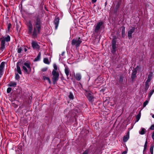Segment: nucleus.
<instances>
[{
	"instance_id": "obj_36",
	"label": "nucleus",
	"mask_w": 154,
	"mask_h": 154,
	"mask_svg": "<svg viewBox=\"0 0 154 154\" xmlns=\"http://www.w3.org/2000/svg\"><path fill=\"white\" fill-rule=\"evenodd\" d=\"M12 91V88L11 87L8 88L7 90V92L8 93H10Z\"/></svg>"
},
{
	"instance_id": "obj_48",
	"label": "nucleus",
	"mask_w": 154,
	"mask_h": 154,
	"mask_svg": "<svg viewBox=\"0 0 154 154\" xmlns=\"http://www.w3.org/2000/svg\"><path fill=\"white\" fill-rule=\"evenodd\" d=\"M152 117L154 118V114L152 116Z\"/></svg>"
},
{
	"instance_id": "obj_1",
	"label": "nucleus",
	"mask_w": 154,
	"mask_h": 154,
	"mask_svg": "<svg viewBox=\"0 0 154 154\" xmlns=\"http://www.w3.org/2000/svg\"><path fill=\"white\" fill-rule=\"evenodd\" d=\"M11 38L9 35H8L2 36L0 38L1 42L0 47V51L2 52L6 50V46L8 45V42H10Z\"/></svg>"
},
{
	"instance_id": "obj_39",
	"label": "nucleus",
	"mask_w": 154,
	"mask_h": 154,
	"mask_svg": "<svg viewBox=\"0 0 154 154\" xmlns=\"http://www.w3.org/2000/svg\"><path fill=\"white\" fill-rule=\"evenodd\" d=\"M11 27V24L10 23H9L8 24V30H10V28Z\"/></svg>"
},
{
	"instance_id": "obj_14",
	"label": "nucleus",
	"mask_w": 154,
	"mask_h": 154,
	"mask_svg": "<svg viewBox=\"0 0 154 154\" xmlns=\"http://www.w3.org/2000/svg\"><path fill=\"white\" fill-rule=\"evenodd\" d=\"M59 22V19L58 18L55 19L54 21V23L55 25V29H57Z\"/></svg>"
},
{
	"instance_id": "obj_10",
	"label": "nucleus",
	"mask_w": 154,
	"mask_h": 154,
	"mask_svg": "<svg viewBox=\"0 0 154 154\" xmlns=\"http://www.w3.org/2000/svg\"><path fill=\"white\" fill-rule=\"evenodd\" d=\"M32 45L33 48L34 49H38L39 48V46L36 41H32Z\"/></svg>"
},
{
	"instance_id": "obj_47",
	"label": "nucleus",
	"mask_w": 154,
	"mask_h": 154,
	"mask_svg": "<svg viewBox=\"0 0 154 154\" xmlns=\"http://www.w3.org/2000/svg\"><path fill=\"white\" fill-rule=\"evenodd\" d=\"M24 51H25V52H26V51H27V48H24Z\"/></svg>"
},
{
	"instance_id": "obj_11",
	"label": "nucleus",
	"mask_w": 154,
	"mask_h": 154,
	"mask_svg": "<svg viewBox=\"0 0 154 154\" xmlns=\"http://www.w3.org/2000/svg\"><path fill=\"white\" fill-rule=\"evenodd\" d=\"M19 63L17 62V68L15 69V72H17L18 73L20 74H22V72L19 66Z\"/></svg>"
},
{
	"instance_id": "obj_24",
	"label": "nucleus",
	"mask_w": 154,
	"mask_h": 154,
	"mask_svg": "<svg viewBox=\"0 0 154 154\" xmlns=\"http://www.w3.org/2000/svg\"><path fill=\"white\" fill-rule=\"evenodd\" d=\"M41 55V54L40 52H39V54H38L37 56L34 59L35 61H37L40 60Z\"/></svg>"
},
{
	"instance_id": "obj_7",
	"label": "nucleus",
	"mask_w": 154,
	"mask_h": 154,
	"mask_svg": "<svg viewBox=\"0 0 154 154\" xmlns=\"http://www.w3.org/2000/svg\"><path fill=\"white\" fill-rule=\"evenodd\" d=\"M103 23V22H100L97 24L94 30V31L96 33H97L99 32V30L101 26L102 25Z\"/></svg>"
},
{
	"instance_id": "obj_37",
	"label": "nucleus",
	"mask_w": 154,
	"mask_h": 154,
	"mask_svg": "<svg viewBox=\"0 0 154 154\" xmlns=\"http://www.w3.org/2000/svg\"><path fill=\"white\" fill-rule=\"evenodd\" d=\"M22 50V49L21 47L18 48L17 49V52L18 53H20L21 52V51Z\"/></svg>"
},
{
	"instance_id": "obj_44",
	"label": "nucleus",
	"mask_w": 154,
	"mask_h": 154,
	"mask_svg": "<svg viewBox=\"0 0 154 154\" xmlns=\"http://www.w3.org/2000/svg\"><path fill=\"white\" fill-rule=\"evenodd\" d=\"M127 153V150L126 151L123 152L122 153V154H126Z\"/></svg>"
},
{
	"instance_id": "obj_9",
	"label": "nucleus",
	"mask_w": 154,
	"mask_h": 154,
	"mask_svg": "<svg viewBox=\"0 0 154 154\" xmlns=\"http://www.w3.org/2000/svg\"><path fill=\"white\" fill-rule=\"evenodd\" d=\"M135 29V28L134 27H131L130 29L128 31V35L129 39L132 37V34L134 32Z\"/></svg>"
},
{
	"instance_id": "obj_41",
	"label": "nucleus",
	"mask_w": 154,
	"mask_h": 154,
	"mask_svg": "<svg viewBox=\"0 0 154 154\" xmlns=\"http://www.w3.org/2000/svg\"><path fill=\"white\" fill-rule=\"evenodd\" d=\"M47 69L48 68L47 67H45L42 68V71L43 72H45L47 70Z\"/></svg>"
},
{
	"instance_id": "obj_8",
	"label": "nucleus",
	"mask_w": 154,
	"mask_h": 154,
	"mask_svg": "<svg viewBox=\"0 0 154 154\" xmlns=\"http://www.w3.org/2000/svg\"><path fill=\"white\" fill-rule=\"evenodd\" d=\"M41 23L40 19L39 18H37L35 22V27H36L37 29H41Z\"/></svg>"
},
{
	"instance_id": "obj_16",
	"label": "nucleus",
	"mask_w": 154,
	"mask_h": 154,
	"mask_svg": "<svg viewBox=\"0 0 154 154\" xmlns=\"http://www.w3.org/2000/svg\"><path fill=\"white\" fill-rule=\"evenodd\" d=\"M112 53H114L116 51V42H113L112 44Z\"/></svg>"
},
{
	"instance_id": "obj_28",
	"label": "nucleus",
	"mask_w": 154,
	"mask_h": 154,
	"mask_svg": "<svg viewBox=\"0 0 154 154\" xmlns=\"http://www.w3.org/2000/svg\"><path fill=\"white\" fill-rule=\"evenodd\" d=\"M69 98L70 99L73 100L74 98V96L73 94L71 92L69 93V95L68 96Z\"/></svg>"
},
{
	"instance_id": "obj_12",
	"label": "nucleus",
	"mask_w": 154,
	"mask_h": 154,
	"mask_svg": "<svg viewBox=\"0 0 154 154\" xmlns=\"http://www.w3.org/2000/svg\"><path fill=\"white\" fill-rule=\"evenodd\" d=\"M75 77L76 80L79 81L82 79L81 74L79 73H76L75 75Z\"/></svg>"
},
{
	"instance_id": "obj_15",
	"label": "nucleus",
	"mask_w": 154,
	"mask_h": 154,
	"mask_svg": "<svg viewBox=\"0 0 154 154\" xmlns=\"http://www.w3.org/2000/svg\"><path fill=\"white\" fill-rule=\"evenodd\" d=\"M17 83L16 82L11 81L8 85V86L9 87H15L16 86Z\"/></svg>"
},
{
	"instance_id": "obj_23",
	"label": "nucleus",
	"mask_w": 154,
	"mask_h": 154,
	"mask_svg": "<svg viewBox=\"0 0 154 154\" xmlns=\"http://www.w3.org/2000/svg\"><path fill=\"white\" fill-rule=\"evenodd\" d=\"M65 72L67 77L69 76V69L68 67L65 68Z\"/></svg>"
},
{
	"instance_id": "obj_17",
	"label": "nucleus",
	"mask_w": 154,
	"mask_h": 154,
	"mask_svg": "<svg viewBox=\"0 0 154 154\" xmlns=\"http://www.w3.org/2000/svg\"><path fill=\"white\" fill-rule=\"evenodd\" d=\"M152 72H150L148 75L147 79L146 82H149L151 81L152 80Z\"/></svg>"
},
{
	"instance_id": "obj_49",
	"label": "nucleus",
	"mask_w": 154,
	"mask_h": 154,
	"mask_svg": "<svg viewBox=\"0 0 154 154\" xmlns=\"http://www.w3.org/2000/svg\"><path fill=\"white\" fill-rule=\"evenodd\" d=\"M105 4V5H106V4H106V2Z\"/></svg>"
},
{
	"instance_id": "obj_5",
	"label": "nucleus",
	"mask_w": 154,
	"mask_h": 154,
	"mask_svg": "<svg viewBox=\"0 0 154 154\" xmlns=\"http://www.w3.org/2000/svg\"><path fill=\"white\" fill-rule=\"evenodd\" d=\"M26 26L28 28V33L30 35L32 33L33 25L31 20L29 21L28 22L26 23Z\"/></svg>"
},
{
	"instance_id": "obj_35",
	"label": "nucleus",
	"mask_w": 154,
	"mask_h": 154,
	"mask_svg": "<svg viewBox=\"0 0 154 154\" xmlns=\"http://www.w3.org/2000/svg\"><path fill=\"white\" fill-rule=\"evenodd\" d=\"M53 67L54 68V69L53 71L55 70V72H56V71L57 69V65L55 64H54L53 65Z\"/></svg>"
},
{
	"instance_id": "obj_40",
	"label": "nucleus",
	"mask_w": 154,
	"mask_h": 154,
	"mask_svg": "<svg viewBox=\"0 0 154 154\" xmlns=\"http://www.w3.org/2000/svg\"><path fill=\"white\" fill-rule=\"evenodd\" d=\"M150 130H154V124L151 125L150 127L149 128Z\"/></svg>"
},
{
	"instance_id": "obj_2",
	"label": "nucleus",
	"mask_w": 154,
	"mask_h": 154,
	"mask_svg": "<svg viewBox=\"0 0 154 154\" xmlns=\"http://www.w3.org/2000/svg\"><path fill=\"white\" fill-rule=\"evenodd\" d=\"M85 94L89 101L93 103L94 100V97L92 95V93L90 91H85Z\"/></svg>"
},
{
	"instance_id": "obj_38",
	"label": "nucleus",
	"mask_w": 154,
	"mask_h": 154,
	"mask_svg": "<svg viewBox=\"0 0 154 154\" xmlns=\"http://www.w3.org/2000/svg\"><path fill=\"white\" fill-rule=\"evenodd\" d=\"M3 70L0 69V78L3 75Z\"/></svg>"
},
{
	"instance_id": "obj_18",
	"label": "nucleus",
	"mask_w": 154,
	"mask_h": 154,
	"mask_svg": "<svg viewBox=\"0 0 154 154\" xmlns=\"http://www.w3.org/2000/svg\"><path fill=\"white\" fill-rule=\"evenodd\" d=\"M129 138V132L126 135L124 136L123 138V141L124 142H125L127 141Z\"/></svg>"
},
{
	"instance_id": "obj_34",
	"label": "nucleus",
	"mask_w": 154,
	"mask_h": 154,
	"mask_svg": "<svg viewBox=\"0 0 154 154\" xmlns=\"http://www.w3.org/2000/svg\"><path fill=\"white\" fill-rule=\"evenodd\" d=\"M22 68L26 72H28V70L27 68L24 65L23 66Z\"/></svg>"
},
{
	"instance_id": "obj_45",
	"label": "nucleus",
	"mask_w": 154,
	"mask_h": 154,
	"mask_svg": "<svg viewBox=\"0 0 154 154\" xmlns=\"http://www.w3.org/2000/svg\"><path fill=\"white\" fill-rule=\"evenodd\" d=\"M97 1V0H92V3H95Z\"/></svg>"
},
{
	"instance_id": "obj_3",
	"label": "nucleus",
	"mask_w": 154,
	"mask_h": 154,
	"mask_svg": "<svg viewBox=\"0 0 154 154\" xmlns=\"http://www.w3.org/2000/svg\"><path fill=\"white\" fill-rule=\"evenodd\" d=\"M53 77H52L53 82L54 85L57 83V82L59 78V74L57 72L53 71L52 72Z\"/></svg>"
},
{
	"instance_id": "obj_30",
	"label": "nucleus",
	"mask_w": 154,
	"mask_h": 154,
	"mask_svg": "<svg viewBox=\"0 0 154 154\" xmlns=\"http://www.w3.org/2000/svg\"><path fill=\"white\" fill-rule=\"evenodd\" d=\"M147 140H146L145 142L144 145L143 152H144L146 150V148L147 147Z\"/></svg>"
},
{
	"instance_id": "obj_33",
	"label": "nucleus",
	"mask_w": 154,
	"mask_h": 154,
	"mask_svg": "<svg viewBox=\"0 0 154 154\" xmlns=\"http://www.w3.org/2000/svg\"><path fill=\"white\" fill-rule=\"evenodd\" d=\"M149 103V101L147 100H146L145 102L143 103V107H145L146 105L148 104Z\"/></svg>"
},
{
	"instance_id": "obj_42",
	"label": "nucleus",
	"mask_w": 154,
	"mask_h": 154,
	"mask_svg": "<svg viewBox=\"0 0 154 154\" xmlns=\"http://www.w3.org/2000/svg\"><path fill=\"white\" fill-rule=\"evenodd\" d=\"M88 150H85L83 153V154H88Z\"/></svg>"
},
{
	"instance_id": "obj_26",
	"label": "nucleus",
	"mask_w": 154,
	"mask_h": 154,
	"mask_svg": "<svg viewBox=\"0 0 154 154\" xmlns=\"http://www.w3.org/2000/svg\"><path fill=\"white\" fill-rule=\"evenodd\" d=\"M154 146V145L152 144L151 145L150 148V152L151 154H153V149Z\"/></svg>"
},
{
	"instance_id": "obj_20",
	"label": "nucleus",
	"mask_w": 154,
	"mask_h": 154,
	"mask_svg": "<svg viewBox=\"0 0 154 154\" xmlns=\"http://www.w3.org/2000/svg\"><path fill=\"white\" fill-rule=\"evenodd\" d=\"M43 79L44 80L47 81L49 84H51V81L50 78L48 77L45 76H43Z\"/></svg>"
},
{
	"instance_id": "obj_27",
	"label": "nucleus",
	"mask_w": 154,
	"mask_h": 154,
	"mask_svg": "<svg viewBox=\"0 0 154 154\" xmlns=\"http://www.w3.org/2000/svg\"><path fill=\"white\" fill-rule=\"evenodd\" d=\"M43 61L44 63L46 64H49L50 63V62H49L48 59V58H44Z\"/></svg>"
},
{
	"instance_id": "obj_19",
	"label": "nucleus",
	"mask_w": 154,
	"mask_h": 154,
	"mask_svg": "<svg viewBox=\"0 0 154 154\" xmlns=\"http://www.w3.org/2000/svg\"><path fill=\"white\" fill-rule=\"evenodd\" d=\"M146 132V130L144 128H141L140 130L139 131V133L141 135H143L145 134Z\"/></svg>"
},
{
	"instance_id": "obj_31",
	"label": "nucleus",
	"mask_w": 154,
	"mask_h": 154,
	"mask_svg": "<svg viewBox=\"0 0 154 154\" xmlns=\"http://www.w3.org/2000/svg\"><path fill=\"white\" fill-rule=\"evenodd\" d=\"M145 90L147 91L149 87V82H145Z\"/></svg>"
},
{
	"instance_id": "obj_6",
	"label": "nucleus",
	"mask_w": 154,
	"mask_h": 154,
	"mask_svg": "<svg viewBox=\"0 0 154 154\" xmlns=\"http://www.w3.org/2000/svg\"><path fill=\"white\" fill-rule=\"evenodd\" d=\"M41 29H37L36 27H34L33 32L31 34L33 38L37 37V34L40 32Z\"/></svg>"
},
{
	"instance_id": "obj_29",
	"label": "nucleus",
	"mask_w": 154,
	"mask_h": 154,
	"mask_svg": "<svg viewBox=\"0 0 154 154\" xmlns=\"http://www.w3.org/2000/svg\"><path fill=\"white\" fill-rule=\"evenodd\" d=\"M125 27H123L122 30V35L123 37H124V36L125 34Z\"/></svg>"
},
{
	"instance_id": "obj_21",
	"label": "nucleus",
	"mask_w": 154,
	"mask_h": 154,
	"mask_svg": "<svg viewBox=\"0 0 154 154\" xmlns=\"http://www.w3.org/2000/svg\"><path fill=\"white\" fill-rule=\"evenodd\" d=\"M154 92V90H151L148 94V99L149 100L150 97L153 93Z\"/></svg>"
},
{
	"instance_id": "obj_25",
	"label": "nucleus",
	"mask_w": 154,
	"mask_h": 154,
	"mask_svg": "<svg viewBox=\"0 0 154 154\" xmlns=\"http://www.w3.org/2000/svg\"><path fill=\"white\" fill-rule=\"evenodd\" d=\"M5 62H2L1 63L0 65V69L3 70L5 66Z\"/></svg>"
},
{
	"instance_id": "obj_22",
	"label": "nucleus",
	"mask_w": 154,
	"mask_h": 154,
	"mask_svg": "<svg viewBox=\"0 0 154 154\" xmlns=\"http://www.w3.org/2000/svg\"><path fill=\"white\" fill-rule=\"evenodd\" d=\"M24 65L27 68V69H28V70H31L30 64L29 63L25 62L24 63Z\"/></svg>"
},
{
	"instance_id": "obj_4",
	"label": "nucleus",
	"mask_w": 154,
	"mask_h": 154,
	"mask_svg": "<svg viewBox=\"0 0 154 154\" xmlns=\"http://www.w3.org/2000/svg\"><path fill=\"white\" fill-rule=\"evenodd\" d=\"M82 42V41L80 38H79L78 40L73 39L72 41L71 45L72 46L75 45L76 48L79 47Z\"/></svg>"
},
{
	"instance_id": "obj_46",
	"label": "nucleus",
	"mask_w": 154,
	"mask_h": 154,
	"mask_svg": "<svg viewBox=\"0 0 154 154\" xmlns=\"http://www.w3.org/2000/svg\"><path fill=\"white\" fill-rule=\"evenodd\" d=\"M64 54H65V52H63L62 53V54H61V55L62 56H63L64 55Z\"/></svg>"
},
{
	"instance_id": "obj_13",
	"label": "nucleus",
	"mask_w": 154,
	"mask_h": 154,
	"mask_svg": "<svg viewBox=\"0 0 154 154\" xmlns=\"http://www.w3.org/2000/svg\"><path fill=\"white\" fill-rule=\"evenodd\" d=\"M137 73V70L136 69H134L132 71L131 74V77L132 79H134L136 76V74Z\"/></svg>"
},
{
	"instance_id": "obj_32",
	"label": "nucleus",
	"mask_w": 154,
	"mask_h": 154,
	"mask_svg": "<svg viewBox=\"0 0 154 154\" xmlns=\"http://www.w3.org/2000/svg\"><path fill=\"white\" fill-rule=\"evenodd\" d=\"M20 78V76L18 74V73L15 72V79L17 80H18Z\"/></svg>"
},
{
	"instance_id": "obj_43",
	"label": "nucleus",
	"mask_w": 154,
	"mask_h": 154,
	"mask_svg": "<svg viewBox=\"0 0 154 154\" xmlns=\"http://www.w3.org/2000/svg\"><path fill=\"white\" fill-rule=\"evenodd\" d=\"M140 118V117L139 116H137L136 119H137V122L138 121V120H139Z\"/></svg>"
}]
</instances>
